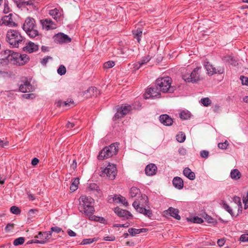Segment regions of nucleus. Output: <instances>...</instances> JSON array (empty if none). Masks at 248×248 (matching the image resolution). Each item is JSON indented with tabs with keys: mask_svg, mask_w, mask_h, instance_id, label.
I'll list each match as a JSON object with an SVG mask.
<instances>
[{
	"mask_svg": "<svg viewBox=\"0 0 248 248\" xmlns=\"http://www.w3.org/2000/svg\"><path fill=\"white\" fill-rule=\"evenodd\" d=\"M172 80L170 77H165L157 78L154 85L148 88L144 95L145 99L159 98L160 93H173L176 87L171 86Z\"/></svg>",
	"mask_w": 248,
	"mask_h": 248,
	"instance_id": "f257e3e1",
	"label": "nucleus"
},
{
	"mask_svg": "<svg viewBox=\"0 0 248 248\" xmlns=\"http://www.w3.org/2000/svg\"><path fill=\"white\" fill-rule=\"evenodd\" d=\"M148 197L145 194H142L137 200L133 202L132 205L138 212L144 215L149 218H152L153 216L152 211L145 208L148 205Z\"/></svg>",
	"mask_w": 248,
	"mask_h": 248,
	"instance_id": "f03ea898",
	"label": "nucleus"
},
{
	"mask_svg": "<svg viewBox=\"0 0 248 248\" xmlns=\"http://www.w3.org/2000/svg\"><path fill=\"white\" fill-rule=\"evenodd\" d=\"M80 211L85 215L93 214L95 210L93 206L94 200L91 197L82 195L79 199Z\"/></svg>",
	"mask_w": 248,
	"mask_h": 248,
	"instance_id": "7ed1b4c3",
	"label": "nucleus"
},
{
	"mask_svg": "<svg viewBox=\"0 0 248 248\" xmlns=\"http://www.w3.org/2000/svg\"><path fill=\"white\" fill-rule=\"evenodd\" d=\"M24 39L18 31L9 30L7 32V41L12 48L18 47L19 44L24 42Z\"/></svg>",
	"mask_w": 248,
	"mask_h": 248,
	"instance_id": "20e7f679",
	"label": "nucleus"
},
{
	"mask_svg": "<svg viewBox=\"0 0 248 248\" xmlns=\"http://www.w3.org/2000/svg\"><path fill=\"white\" fill-rule=\"evenodd\" d=\"M141 105L139 102H135L134 104L130 105L123 104L117 108V112L113 117V121L123 117L124 115L128 114L131 110L134 109H139L140 108Z\"/></svg>",
	"mask_w": 248,
	"mask_h": 248,
	"instance_id": "39448f33",
	"label": "nucleus"
},
{
	"mask_svg": "<svg viewBox=\"0 0 248 248\" xmlns=\"http://www.w3.org/2000/svg\"><path fill=\"white\" fill-rule=\"evenodd\" d=\"M9 57H10L11 61H14L15 64L19 66L25 65L29 62L30 59L27 54H20L13 50L9 51Z\"/></svg>",
	"mask_w": 248,
	"mask_h": 248,
	"instance_id": "423d86ee",
	"label": "nucleus"
},
{
	"mask_svg": "<svg viewBox=\"0 0 248 248\" xmlns=\"http://www.w3.org/2000/svg\"><path fill=\"white\" fill-rule=\"evenodd\" d=\"M119 147L116 146L115 143H112L109 146L104 147L100 151L97 158L99 160H104L112 156L117 154Z\"/></svg>",
	"mask_w": 248,
	"mask_h": 248,
	"instance_id": "0eeeda50",
	"label": "nucleus"
},
{
	"mask_svg": "<svg viewBox=\"0 0 248 248\" xmlns=\"http://www.w3.org/2000/svg\"><path fill=\"white\" fill-rule=\"evenodd\" d=\"M201 69V67H197L191 73L184 74L182 75V78L186 82L196 83L200 80L199 71Z\"/></svg>",
	"mask_w": 248,
	"mask_h": 248,
	"instance_id": "6e6552de",
	"label": "nucleus"
},
{
	"mask_svg": "<svg viewBox=\"0 0 248 248\" xmlns=\"http://www.w3.org/2000/svg\"><path fill=\"white\" fill-rule=\"evenodd\" d=\"M117 173V169L114 165L108 164L106 168L100 172L101 177H107L109 179L113 180L115 178Z\"/></svg>",
	"mask_w": 248,
	"mask_h": 248,
	"instance_id": "1a4fd4ad",
	"label": "nucleus"
},
{
	"mask_svg": "<svg viewBox=\"0 0 248 248\" xmlns=\"http://www.w3.org/2000/svg\"><path fill=\"white\" fill-rule=\"evenodd\" d=\"M114 212L118 217L122 218L123 219H128L132 218L133 217V216L130 212L127 210L122 209L119 207L114 208Z\"/></svg>",
	"mask_w": 248,
	"mask_h": 248,
	"instance_id": "9d476101",
	"label": "nucleus"
},
{
	"mask_svg": "<svg viewBox=\"0 0 248 248\" xmlns=\"http://www.w3.org/2000/svg\"><path fill=\"white\" fill-rule=\"evenodd\" d=\"M34 28H35V21L34 19L31 17H28L22 26L23 30L25 31H29L30 29H33Z\"/></svg>",
	"mask_w": 248,
	"mask_h": 248,
	"instance_id": "9b49d317",
	"label": "nucleus"
},
{
	"mask_svg": "<svg viewBox=\"0 0 248 248\" xmlns=\"http://www.w3.org/2000/svg\"><path fill=\"white\" fill-rule=\"evenodd\" d=\"M22 49L24 52L31 53L38 51L39 49V45L31 41H29L26 43V46L23 47Z\"/></svg>",
	"mask_w": 248,
	"mask_h": 248,
	"instance_id": "f8f14e48",
	"label": "nucleus"
},
{
	"mask_svg": "<svg viewBox=\"0 0 248 248\" xmlns=\"http://www.w3.org/2000/svg\"><path fill=\"white\" fill-rule=\"evenodd\" d=\"M108 201L109 202L121 203L125 206H127L128 205L125 198L121 195H114L113 197L110 196L108 197Z\"/></svg>",
	"mask_w": 248,
	"mask_h": 248,
	"instance_id": "ddd939ff",
	"label": "nucleus"
},
{
	"mask_svg": "<svg viewBox=\"0 0 248 248\" xmlns=\"http://www.w3.org/2000/svg\"><path fill=\"white\" fill-rule=\"evenodd\" d=\"M19 89L22 93H28L32 92L34 88L29 81L26 80L19 86Z\"/></svg>",
	"mask_w": 248,
	"mask_h": 248,
	"instance_id": "4468645a",
	"label": "nucleus"
},
{
	"mask_svg": "<svg viewBox=\"0 0 248 248\" xmlns=\"http://www.w3.org/2000/svg\"><path fill=\"white\" fill-rule=\"evenodd\" d=\"M159 121L165 125L170 126L173 122L172 119L168 114H162L159 116Z\"/></svg>",
	"mask_w": 248,
	"mask_h": 248,
	"instance_id": "2eb2a0df",
	"label": "nucleus"
},
{
	"mask_svg": "<svg viewBox=\"0 0 248 248\" xmlns=\"http://www.w3.org/2000/svg\"><path fill=\"white\" fill-rule=\"evenodd\" d=\"M157 171V167L155 164L151 163L146 166L145 169V172L147 175L153 176Z\"/></svg>",
	"mask_w": 248,
	"mask_h": 248,
	"instance_id": "dca6fc26",
	"label": "nucleus"
},
{
	"mask_svg": "<svg viewBox=\"0 0 248 248\" xmlns=\"http://www.w3.org/2000/svg\"><path fill=\"white\" fill-rule=\"evenodd\" d=\"M100 93V92L95 87H90L87 90L84 92V94H86L87 97H90L92 96L97 97V95Z\"/></svg>",
	"mask_w": 248,
	"mask_h": 248,
	"instance_id": "f3484780",
	"label": "nucleus"
},
{
	"mask_svg": "<svg viewBox=\"0 0 248 248\" xmlns=\"http://www.w3.org/2000/svg\"><path fill=\"white\" fill-rule=\"evenodd\" d=\"M55 37V39L61 43H69L71 41V39L63 33H58Z\"/></svg>",
	"mask_w": 248,
	"mask_h": 248,
	"instance_id": "a211bd4d",
	"label": "nucleus"
},
{
	"mask_svg": "<svg viewBox=\"0 0 248 248\" xmlns=\"http://www.w3.org/2000/svg\"><path fill=\"white\" fill-rule=\"evenodd\" d=\"M51 236V233L50 232H40L38 234L35 236V238L39 239L40 240L45 241V243L46 240L49 239Z\"/></svg>",
	"mask_w": 248,
	"mask_h": 248,
	"instance_id": "6ab92c4d",
	"label": "nucleus"
},
{
	"mask_svg": "<svg viewBox=\"0 0 248 248\" xmlns=\"http://www.w3.org/2000/svg\"><path fill=\"white\" fill-rule=\"evenodd\" d=\"M173 186L178 189H182L184 187L183 179L178 176L175 177L172 180Z\"/></svg>",
	"mask_w": 248,
	"mask_h": 248,
	"instance_id": "aec40b11",
	"label": "nucleus"
},
{
	"mask_svg": "<svg viewBox=\"0 0 248 248\" xmlns=\"http://www.w3.org/2000/svg\"><path fill=\"white\" fill-rule=\"evenodd\" d=\"M151 58L149 55L142 57L140 61L135 64L134 68L136 69H139L141 65L145 64L149 62Z\"/></svg>",
	"mask_w": 248,
	"mask_h": 248,
	"instance_id": "412c9836",
	"label": "nucleus"
},
{
	"mask_svg": "<svg viewBox=\"0 0 248 248\" xmlns=\"http://www.w3.org/2000/svg\"><path fill=\"white\" fill-rule=\"evenodd\" d=\"M183 174L190 180H193L195 179V173L191 171L188 167H186L184 169Z\"/></svg>",
	"mask_w": 248,
	"mask_h": 248,
	"instance_id": "4be33fe9",
	"label": "nucleus"
},
{
	"mask_svg": "<svg viewBox=\"0 0 248 248\" xmlns=\"http://www.w3.org/2000/svg\"><path fill=\"white\" fill-rule=\"evenodd\" d=\"M132 34L133 37L137 40V42L140 43L141 40V37L142 35V28H138L136 30L132 31Z\"/></svg>",
	"mask_w": 248,
	"mask_h": 248,
	"instance_id": "5701e85b",
	"label": "nucleus"
},
{
	"mask_svg": "<svg viewBox=\"0 0 248 248\" xmlns=\"http://www.w3.org/2000/svg\"><path fill=\"white\" fill-rule=\"evenodd\" d=\"M168 212L170 214V216L173 217L177 220H180L181 217L179 215V210L177 209L174 208L172 207H169L168 210Z\"/></svg>",
	"mask_w": 248,
	"mask_h": 248,
	"instance_id": "b1692460",
	"label": "nucleus"
},
{
	"mask_svg": "<svg viewBox=\"0 0 248 248\" xmlns=\"http://www.w3.org/2000/svg\"><path fill=\"white\" fill-rule=\"evenodd\" d=\"M223 60L225 62H227L233 66H236L238 64L237 61L235 60L234 57L231 55L225 56L224 57Z\"/></svg>",
	"mask_w": 248,
	"mask_h": 248,
	"instance_id": "393cba45",
	"label": "nucleus"
},
{
	"mask_svg": "<svg viewBox=\"0 0 248 248\" xmlns=\"http://www.w3.org/2000/svg\"><path fill=\"white\" fill-rule=\"evenodd\" d=\"M230 177L232 179L237 180L241 178V173L238 169H233L231 171Z\"/></svg>",
	"mask_w": 248,
	"mask_h": 248,
	"instance_id": "a878e982",
	"label": "nucleus"
},
{
	"mask_svg": "<svg viewBox=\"0 0 248 248\" xmlns=\"http://www.w3.org/2000/svg\"><path fill=\"white\" fill-rule=\"evenodd\" d=\"M204 66L207 70L208 75L211 76L214 75V72H215L214 70L215 67H213L208 62H204Z\"/></svg>",
	"mask_w": 248,
	"mask_h": 248,
	"instance_id": "bb28decb",
	"label": "nucleus"
},
{
	"mask_svg": "<svg viewBox=\"0 0 248 248\" xmlns=\"http://www.w3.org/2000/svg\"><path fill=\"white\" fill-rule=\"evenodd\" d=\"M138 195H141L140 189L135 186L132 187L129 191L130 197L131 198H134L136 197Z\"/></svg>",
	"mask_w": 248,
	"mask_h": 248,
	"instance_id": "cd10ccee",
	"label": "nucleus"
},
{
	"mask_svg": "<svg viewBox=\"0 0 248 248\" xmlns=\"http://www.w3.org/2000/svg\"><path fill=\"white\" fill-rule=\"evenodd\" d=\"M221 205L222 207L226 211H227L232 217H233L234 215L233 214V211L231 207L225 201H222Z\"/></svg>",
	"mask_w": 248,
	"mask_h": 248,
	"instance_id": "c85d7f7f",
	"label": "nucleus"
},
{
	"mask_svg": "<svg viewBox=\"0 0 248 248\" xmlns=\"http://www.w3.org/2000/svg\"><path fill=\"white\" fill-rule=\"evenodd\" d=\"M79 178H75L70 186V190L72 192H74V191H76L78 188V185L79 184Z\"/></svg>",
	"mask_w": 248,
	"mask_h": 248,
	"instance_id": "c756f323",
	"label": "nucleus"
},
{
	"mask_svg": "<svg viewBox=\"0 0 248 248\" xmlns=\"http://www.w3.org/2000/svg\"><path fill=\"white\" fill-rule=\"evenodd\" d=\"M49 14L55 19H57L61 16V13L57 8L50 10Z\"/></svg>",
	"mask_w": 248,
	"mask_h": 248,
	"instance_id": "7c9ffc66",
	"label": "nucleus"
},
{
	"mask_svg": "<svg viewBox=\"0 0 248 248\" xmlns=\"http://www.w3.org/2000/svg\"><path fill=\"white\" fill-rule=\"evenodd\" d=\"M191 113L188 110H183L180 113V117L183 120H187L191 117Z\"/></svg>",
	"mask_w": 248,
	"mask_h": 248,
	"instance_id": "2f4dec72",
	"label": "nucleus"
},
{
	"mask_svg": "<svg viewBox=\"0 0 248 248\" xmlns=\"http://www.w3.org/2000/svg\"><path fill=\"white\" fill-rule=\"evenodd\" d=\"M11 16L12 15L10 14L9 16H4L1 20L0 24H5L6 25H9L10 23L12 22V19L9 16Z\"/></svg>",
	"mask_w": 248,
	"mask_h": 248,
	"instance_id": "473e14b6",
	"label": "nucleus"
},
{
	"mask_svg": "<svg viewBox=\"0 0 248 248\" xmlns=\"http://www.w3.org/2000/svg\"><path fill=\"white\" fill-rule=\"evenodd\" d=\"M53 22L50 19H46L45 20L43 25L46 26L47 30L53 29L54 27L53 26Z\"/></svg>",
	"mask_w": 248,
	"mask_h": 248,
	"instance_id": "72a5a7b5",
	"label": "nucleus"
},
{
	"mask_svg": "<svg viewBox=\"0 0 248 248\" xmlns=\"http://www.w3.org/2000/svg\"><path fill=\"white\" fill-rule=\"evenodd\" d=\"M25 32L31 38H32L38 36L39 34L38 31L35 28L33 29H30L29 31H25Z\"/></svg>",
	"mask_w": 248,
	"mask_h": 248,
	"instance_id": "f704fd0d",
	"label": "nucleus"
},
{
	"mask_svg": "<svg viewBox=\"0 0 248 248\" xmlns=\"http://www.w3.org/2000/svg\"><path fill=\"white\" fill-rule=\"evenodd\" d=\"M176 140L182 143L184 142L186 140V135L184 132H180L176 136Z\"/></svg>",
	"mask_w": 248,
	"mask_h": 248,
	"instance_id": "c9c22d12",
	"label": "nucleus"
},
{
	"mask_svg": "<svg viewBox=\"0 0 248 248\" xmlns=\"http://www.w3.org/2000/svg\"><path fill=\"white\" fill-rule=\"evenodd\" d=\"M15 3L16 4V6L21 9L27 8L25 0H21L19 1L15 0Z\"/></svg>",
	"mask_w": 248,
	"mask_h": 248,
	"instance_id": "e433bc0d",
	"label": "nucleus"
},
{
	"mask_svg": "<svg viewBox=\"0 0 248 248\" xmlns=\"http://www.w3.org/2000/svg\"><path fill=\"white\" fill-rule=\"evenodd\" d=\"M24 241H25L24 238L23 237H18V238L14 240V241L13 242V244L15 246L21 245L24 243Z\"/></svg>",
	"mask_w": 248,
	"mask_h": 248,
	"instance_id": "4c0bfd02",
	"label": "nucleus"
},
{
	"mask_svg": "<svg viewBox=\"0 0 248 248\" xmlns=\"http://www.w3.org/2000/svg\"><path fill=\"white\" fill-rule=\"evenodd\" d=\"M201 103L205 107H208L211 104V101L208 97L201 99Z\"/></svg>",
	"mask_w": 248,
	"mask_h": 248,
	"instance_id": "58836bf2",
	"label": "nucleus"
},
{
	"mask_svg": "<svg viewBox=\"0 0 248 248\" xmlns=\"http://www.w3.org/2000/svg\"><path fill=\"white\" fill-rule=\"evenodd\" d=\"M10 211L12 213L15 215H19L21 213V210L17 206H13L10 208Z\"/></svg>",
	"mask_w": 248,
	"mask_h": 248,
	"instance_id": "ea45409f",
	"label": "nucleus"
},
{
	"mask_svg": "<svg viewBox=\"0 0 248 248\" xmlns=\"http://www.w3.org/2000/svg\"><path fill=\"white\" fill-rule=\"evenodd\" d=\"M66 70L65 67L63 65H61L57 70L58 74L62 76L66 73Z\"/></svg>",
	"mask_w": 248,
	"mask_h": 248,
	"instance_id": "a19ab883",
	"label": "nucleus"
},
{
	"mask_svg": "<svg viewBox=\"0 0 248 248\" xmlns=\"http://www.w3.org/2000/svg\"><path fill=\"white\" fill-rule=\"evenodd\" d=\"M128 232L131 236H134L140 234V231H139V229L130 228L128 229Z\"/></svg>",
	"mask_w": 248,
	"mask_h": 248,
	"instance_id": "79ce46f5",
	"label": "nucleus"
},
{
	"mask_svg": "<svg viewBox=\"0 0 248 248\" xmlns=\"http://www.w3.org/2000/svg\"><path fill=\"white\" fill-rule=\"evenodd\" d=\"M3 4H4L3 12L5 14L8 13L10 11V9L8 5V1L7 0H4Z\"/></svg>",
	"mask_w": 248,
	"mask_h": 248,
	"instance_id": "37998d69",
	"label": "nucleus"
},
{
	"mask_svg": "<svg viewBox=\"0 0 248 248\" xmlns=\"http://www.w3.org/2000/svg\"><path fill=\"white\" fill-rule=\"evenodd\" d=\"M115 65V62L113 61H108L104 63V68L108 69L113 67Z\"/></svg>",
	"mask_w": 248,
	"mask_h": 248,
	"instance_id": "c03bdc74",
	"label": "nucleus"
},
{
	"mask_svg": "<svg viewBox=\"0 0 248 248\" xmlns=\"http://www.w3.org/2000/svg\"><path fill=\"white\" fill-rule=\"evenodd\" d=\"M88 189L90 191H98L99 190V186L97 185V184L95 183H92L89 185L88 186Z\"/></svg>",
	"mask_w": 248,
	"mask_h": 248,
	"instance_id": "a18cd8bd",
	"label": "nucleus"
},
{
	"mask_svg": "<svg viewBox=\"0 0 248 248\" xmlns=\"http://www.w3.org/2000/svg\"><path fill=\"white\" fill-rule=\"evenodd\" d=\"M34 0H29L28 1H25L26 6H31L33 9L36 8L37 5L34 2Z\"/></svg>",
	"mask_w": 248,
	"mask_h": 248,
	"instance_id": "49530a36",
	"label": "nucleus"
},
{
	"mask_svg": "<svg viewBox=\"0 0 248 248\" xmlns=\"http://www.w3.org/2000/svg\"><path fill=\"white\" fill-rule=\"evenodd\" d=\"M190 221L193 223H202L203 222V220L198 217H194L192 218H191Z\"/></svg>",
	"mask_w": 248,
	"mask_h": 248,
	"instance_id": "de8ad7c7",
	"label": "nucleus"
},
{
	"mask_svg": "<svg viewBox=\"0 0 248 248\" xmlns=\"http://www.w3.org/2000/svg\"><path fill=\"white\" fill-rule=\"evenodd\" d=\"M240 79L241 81L242 84L243 85H246L248 86V77L244 76H241Z\"/></svg>",
	"mask_w": 248,
	"mask_h": 248,
	"instance_id": "09e8293b",
	"label": "nucleus"
},
{
	"mask_svg": "<svg viewBox=\"0 0 248 248\" xmlns=\"http://www.w3.org/2000/svg\"><path fill=\"white\" fill-rule=\"evenodd\" d=\"M229 144L228 141L226 140L224 142H220L218 144L217 146L219 149H227Z\"/></svg>",
	"mask_w": 248,
	"mask_h": 248,
	"instance_id": "8fccbe9b",
	"label": "nucleus"
},
{
	"mask_svg": "<svg viewBox=\"0 0 248 248\" xmlns=\"http://www.w3.org/2000/svg\"><path fill=\"white\" fill-rule=\"evenodd\" d=\"M214 71H215V72H214V74H222L224 72V68L223 67L219 66L217 68H215Z\"/></svg>",
	"mask_w": 248,
	"mask_h": 248,
	"instance_id": "3c124183",
	"label": "nucleus"
},
{
	"mask_svg": "<svg viewBox=\"0 0 248 248\" xmlns=\"http://www.w3.org/2000/svg\"><path fill=\"white\" fill-rule=\"evenodd\" d=\"M52 58L50 56H47L41 60L40 62L43 66H46L48 62V60H51Z\"/></svg>",
	"mask_w": 248,
	"mask_h": 248,
	"instance_id": "603ef678",
	"label": "nucleus"
},
{
	"mask_svg": "<svg viewBox=\"0 0 248 248\" xmlns=\"http://www.w3.org/2000/svg\"><path fill=\"white\" fill-rule=\"evenodd\" d=\"M22 97L23 98L29 99H33L35 97V95L34 93H28V94H22Z\"/></svg>",
	"mask_w": 248,
	"mask_h": 248,
	"instance_id": "864d4df0",
	"label": "nucleus"
},
{
	"mask_svg": "<svg viewBox=\"0 0 248 248\" xmlns=\"http://www.w3.org/2000/svg\"><path fill=\"white\" fill-rule=\"evenodd\" d=\"M50 229L51 231L50 232H51V234L52 232H55L56 233H58L62 231V229L61 228L57 226L52 227Z\"/></svg>",
	"mask_w": 248,
	"mask_h": 248,
	"instance_id": "5fc2aeb1",
	"label": "nucleus"
},
{
	"mask_svg": "<svg viewBox=\"0 0 248 248\" xmlns=\"http://www.w3.org/2000/svg\"><path fill=\"white\" fill-rule=\"evenodd\" d=\"M200 155L203 158H207L209 155V152L206 150H202L200 152Z\"/></svg>",
	"mask_w": 248,
	"mask_h": 248,
	"instance_id": "6e6d98bb",
	"label": "nucleus"
},
{
	"mask_svg": "<svg viewBox=\"0 0 248 248\" xmlns=\"http://www.w3.org/2000/svg\"><path fill=\"white\" fill-rule=\"evenodd\" d=\"M242 242H248V234H243L241 235L239 239Z\"/></svg>",
	"mask_w": 248,
	"mask_h": 248,
	"instance_id": "4d7b16f0",
	"label": "nucleus"
},
{
	"mask_svg": "<svg viewBox=\"0 0 248 248\" xmlns=\"http://www.w3.org/2000/svg\"><path fill=\"white\" fill-rule=\"evenodd\" d=\"M130 224L128 222H126L123 224H115L113 225L114 227H124V228H127L129 227Z\"/></svg>",
	"mask_w": 248,
	"mask_h": 248,
	"instance_id": "13d9d810",
	"label": "nucleus"
},
{
	"mask_svg": "<svg viewBox=\"0 0 248 248\" xmlns=\"http://www.w3.org/2000/svg\"><path fill=\"white\" fill-rule=\"evenodd\" d=\"M233 201L236 203L237 204H238V205H240V208L242 209V204H241V199L239 197H237V196H235L234 198H233Z\"/></svg>",
	"mask_w": 248,
	"mask_h": 248,
	"instance_id": "bf43d9fd",
	"label": "nucleus"
},
{
	"mask_svg": "<svg viewBox=\"0 0 248 248\" xmlns=\"http://www.w3.org/2000/svg\"><path fill=\"white\" fill-rule=\"evenodd\" d=\"M92 240L91 238H86L84 239L81 243H80V245H88L92 244Z\"/></svg>",
	"mask_w": 248,
	"mask_h": 248,
	"instance_id": "052dcab7",
	"label": "nucleus"
},
{
	"mask_svg": "<svg viewBox=\"0 0 248 248\" xmlns=\"http://www.w3.org/2000/svg\"><path fill=\"white\" fill-rule=\"evenodd\" d=\"M96 221L104 224H107V221L103 217H97Z\"/></svg>",
	"mask_w": 248,
	"mask_h": 248,
	"instance_id": "680f3d73",
	"label": "nucleus"
},
{
	"mask_svg": "<svg viewBox=\"0 0 248 248\" xmlns=\"http://www.w3.org/2000/svg\"><path fill=\"white\" fill-rule=\"evenodd\" d=\"M76 125H77V124L75 122H68L66 124V126L67 128L71 129V128H72L73 127H74Z\"/></svg>",
	"mask_w": 248,
	"mask_h": 248,
	"instance_id": "e2e57ef3",
	"label": "nucleus"
},
{
	"mask_svg": "<svg viewBox=\"0 0 248 248\" xmlns=\"http://www.w3.org/2000/svg\"><path fill=\"white\" fill-rule=\"evenodd\" d=\"M14 228V224L8 223L5 228L6 232H8L11 231Z\"/></svg>",
	"mask_w": 248,
	"mask_h": 248,
	"instance_id": "0e129e2a",
	"label": "nucleus"
},
{
	"mask_svg": "<svg viewBox=\"0 0 248 248\" xmlns=\"http://www.w3.org/2000/svg\"><path fill=\"white\" fill-rule=\"evenodd\" d=\"M115 239V236L111 235L110 236L104 237L103 240L106 241H113Z\"/></svg>",
	"mask_w": 248,
	"mask_h": 248,
	"instance_id": "69168bd1",
	"label": "nucleus"
},
{
	"mask_svg": "<svg viewBox=\"0 0 248 248\" xmlns=\"http://www.w3.org/2000/svg\"><path fill=\"white\" fill-rule=\"evenodd\" d=\"M77 167V163L76 159L73 160L72 163L70 165L71 169H73V170H75Z\"/></svg>",
	"mask_w": 248,
	"mask_h": 248,
	"instance_id": "338daca9",
	"label": "nucleus"
},
{
	"mask_svg": "<svg viewBox=\"0 0 248 248\" xmlns=\"http://www.w3.org/2000/svg\"><path fill=\"white\" fill-rule=\"evenodd\" d=\"M243 201L244 203V208L246 209L248 207V198L243 197Z\"/></svg>",
	"mask_w": 248,
	"mask_h": 248,
	"instance_id": "774afa93",
	"label": "nucleus"
}]
</instances>
